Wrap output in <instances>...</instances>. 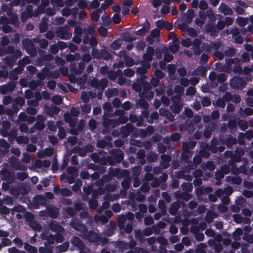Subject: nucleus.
<instances>
[{
  "mask_svg": "<svg viewBox=\"0 0 253 253\" xmlns=\"http://www.w3.org/2000/svg\"><path fill=\"white\" fill-rule=\"evenodd\" d=\"M108 116L112 117V115H110L106 112H104L102 116L103 121L102 123V125L103 127L102 132L103 134L109 133L112 128H114L119 126L117 118L109 119L108 118Z\"/></svg>",
  "mask_w": 253,
  "mask_h": 253,
  "instance_id": "nucleus-1",
  "label": "nucleus"
},
{
  "mask_svg": "<svg viewBox=\"0 0 253 253\" xmlns=\"http://www.w3.org/2000/svg\"><path fill=\"white\" fill-rule=\"evenodd\" d=\"M229 84L232 89L242 90L245 87L247 83L244 78L234 76L230 79Z\"/></svg>",
  "mask_w": 253,
  "mask_h": 253,
  "instance_id": "nucleus-2",
  "label": "nucleus"
},
{
  "mask_svg": "<svg viewBox=\"0 0 253 253\" xmlns=\"http://www.w3.org/2000/svg\"><path fill=\"white\" fill-rule=\"evenodd\" d=\"M22 53L20 49L16 50L14 54L12 56H7L3 59L4 63L9 67H13L15 64L17 60L21 58Z\"/></svg>",
  "mask_w": 253,
  "mask_h": 253,
  "instance_id": "nucleus-3",
  "label": "nucleus"
},
{
  "mask_svg": "<svg viewBox=\"0 0 253 253\" xmlns=\"http://www.w3.org/2000/svg\"><path fill=\"white\" fill-rule=\"evenodd\" d=\"M108 156L112 158V161L113 163L112 164V166L120 163L124 158L123 151L119 149H112L110 152V155Z\"/></svg>",
  "mask_w": 253,
  "mask_h": 253,
  "instance_id": "nucleus-4",
  "label": "nucleus"
},
{
  "mask_svg": "<svg viewBox=\"0 0 253 253\" xmlns=\"http://www.w3.org/2000/svg\"><path fill=\"white\" fill-rule=\"evenodd\" d=\"M55 33L58 37L62 39L68 40L72 36V33L70 32V28L68 26L58 27Z\"/></svg>",
  "mask_w": 253,
  "mask_h": 253,
  "instance_id": "nucleus-5",
  "label": "nucleus"
},
{
  "mask_svg": "<svg viewBox=\"0 0 253 253\" xmlns=\"http://www.w3.org/2000/svg\"><path fill=\"white\" fill-rule=\"evenodd\" d=\"M70 225L75 230L82 233H85L87 231L86 226L81 223L80 220L77 218H72Z\"/></svg>",
  "mask_w": 253,
  "mask_h": 253,
  "instance_id": "nucleus-6",
  "label": "nucleus"
},
{
  "mask_svg": "<svg viewBox=\"0 0 253 253\" xmlns=\"http://www.w3.org/2000/svg\"><path fill=\"white\" fill-rule=\"evenodd\" d=\"M47 200L46 198L42 195H36L34 196L32 202V205L35 209H38L40 206H45Z\"/></svg>",
  "mask_w": 253,
  "mask_h": 253,
  "instance_id": "nucleus-7",
  "label": "nucleus"
},
{
  "mask_svg": "<svg viewBox=\"0 0 253 253\" xmlns=\"http://www.w3.org/2000/svg\"><path fill=\"white\" fill-rule=\"evenodd\" d=\"M22 44L28 54L33 55L36 53L34 44L31 40L29 39L23 40L22 41Z\"/></svg>",
  "mask_w": 253,
  "mask_h": 253,
  "instance_id": "nucleus-8",
  "label": "nucleus"
},
{
  "mask_svg": "<svg viewBox=\"0 0 253 253\" xmlns=\"http://www.w3.org/2000/svg\"><path fill=\"white\" fill-rule=\"evenodd\" d=\"M72 245L77 248L79 250H83L84 249V242L78 237L73 236L71 240Z\"/></svg>",
  "mask_w": 253,
  "mask_h": 253,
  "instance_id": "nucleus-9",
  "label": "nucleus"
},
{
  "mask_svg": "<svg viewBox=\"0 0 253 253\" xmlns=\"http://www.w3.org/2000/svg\"><path fill=\"white\" fill-rule=\"evenodd\" d=\"M157 27L160 30L165 28L169 31L171 30L173 28V25L172 23L164 21L163 20H159L156 22Z\"/></svg>",
  "mask_w": 253,
  "mask_h": 253,
  "instance_id": "nucleus-10",
  "label": "nucleus"
},
{
  "mask_svg": "<svg viewBox=\"0 0 253 253\" xmlns=\"http://www.w3.org/2000/svg\"><path fill=\"white\" fill-rule=\"evenodd\" d=\"M155 54V50L153 46H148L146 49V52L144 53L142 58L144 60L151 62Z\"/></svg>",
  "mask_w": 253,
  "mask_h": 253,
  "instance_id": "nucleus-11",
  "label": "nucleus"
},
{
  "mask_svg": "<svg viewBox=\"0 0 253 253\" xmlns=\"http://www.w3.org/2000/svg\"><path fill=\"white\" fill-rule=\"evenodd\" d=\"M128 171L126 169H124L123 171L119 168L113 169L112 167L109 168V173L112 177H116L120 178L123 176V174L127 173Z\"/></svg>",
  "mask_w": 253,
  "mask_h": 253,
  "instance_id": "nucleus-12",
  "label": "nucleus"
},
{
  "mask_svg": "<svg viewBox=\"0 0 253 253\" xmlns=\"http://www.w3.org/2000/svg\"><path fill=\"white\" fill-rule=\"evenodd\" d=\"M219 11L223 13L224 15H232L234 14V11L226 4L221 2L218 7Z\"/></svg>",
  "mask_w": 253,
  "mask_h": 253,
  "instance_id": "nucleus-13",
  "label": "nucleus"
},
{
  "mask_svg": "<svg viewBox=\"0 0 253 253\" xmlns=\"http://www.w3.org/2000/svg\"><path fill=\"white\" fill-rule=\"evenodd\" d=\"M50 229L55 232H63L64 228L55 221H52L49 224Z\"/></svg>",
  "mask_w": 253,
  "mask_h": 253,
  "instance_id": "nucleus-14",
  "label": "nucleus"
},
{
  "mask_svg": "<svg viewBox=\"0 0 253 253\" xmlns=\"http://www.w3.org/2000/svg\"><path fill=\"white\" fill-rule=\"evenodd\" d=\"M60 111V108L56 106L48 107L46 109V112L47 115L51 117H53L54 115L58 114Z\"/></svg>",
  "mask_w": 253,
  "mask_h": 253,
  "instance_id": "nucleus-15",
  "label": "nucleus"
},
{
  "mask_svg": "<svg viewBox=\"0 0 253 253\" xmlns=\"http://www.w3.org/2000/svg\"><path fill=\"white\" fill-rule=\"evenodd\" d=\"M47 215L52 218H56L57 217L58 211L55 207L52 206L47 209Z\"/></svg>",
  "mask_w": 253,
  "mask_h": 253,
  "instance_id": "nucleus-16",
  "label": "nucleus"
},
{
  "mask_svg": "<svg viewBox=\"0 0 253 253\" xmlns=\"http://www.w3.org/2000/svg\"><path fill=\"white\" fill-rule=\"evenodd\" d=\"M122 74V72L120 69H118L116 72L113 70H110L108 73V77L111 80L114 81Z\"/></svg>",
  "mask_w": 253,
  "mask_h": 253,
  "instance_id": "nucleus-17",
  "label": "nucleus"
},
{
  "mask_svg": "<svg viewBox=\"0 0 253 253\" xmlns=\"http://www.w3.org/2000/svg\"><path fill=\"white\" fill-rule=\"evenodd\" d=\"M180 207V205L179 203L173 202L171 204L170 207L169 209V212L171 215H174L176 213Z\"/></svg>",
  "mask_w": 253,
  "mask_h": 253,
  "instance_id": "nucleus-18",
  "label": "nucleus"
},
{
  "mask_svg": "<svg viewBox=\"0 0 253 253\" xmlns=\"http://www.w3.org/2000/svg\"><path fill=\"white\" fill-rule=\"evenodd\" d=\"M16 50L12 45H8L4 49H0V55H4L6 54L14 55Z\"/></svg>",
  "mask_w": 253,
  "mask_h": 253,
  "instance_id": "nucleus-19",
  "label": "nucleus"
},
{
  "mask_svg": "<svg viewBox=\"0 0 253 253\" xmlns=\"http://www.w3.org/2000/svg\"><path fill=\"white\" fill-rule=\"evenodd\" d=\"M137 158L139 160V163L141 165L146 164L145 152L143 149H139L137 152Z\"/></svg>",
  "mask_w": 253,
  "mask_h": 253,
  "instance_id": "nucleus-20",
  "label": "nucleus"
},
{
  "mask_svg": "<svg viewBox=\"0 0 253 253\" xmlns=\"http://www.w3.org/2000/svg\"><path fill=\"white\" fill-rule=\"evenodd\" d=\"M3 178L7 181L9 183L13 182L15 175L14 174L9 171H5L3 174Z\"/></svg>",
  "mask_w": 253,
  "mask_h": 253,
  "instance_id": "nucleus-21",
  "label": "nucleus"
},
{
  "mask_svg": "<svg viewBox=\"0 0 253 253\" xmlns=\"http://www.w3.org/2000/svg\"><path fill=\"white\" fill-rule=\"evenodd\" d=\"M218 140L217 139L213 137L211 141V144L209 146V150L212 153L217 152Z\"/></svg>",
  "mask_w": 253,
  "mask_h": 253,
  "instance_id": "nucleus-22",
  "label": "nucleus"
},
{
  "mask_svg": "<svg viewBox=\"0 0 253 253\" xmlns=\"http://www.w3.org/2000/svg\"><path fill=\"white\" fill-rule=\"evenodd\" d=\"M175 196L177 198H180L184 201H188L192 198V195L188 192L176 193Z\"/></svg>",
  "mask_w": 253,
  "mask_h": 253,
  "instance_id": "nucleus-23",
  "label": "nucleus"
},
{
  "mask_svg": "<svg viewBox=\"0 0 253 253\" xmlns=\"http://www.w3.org/2000/svg\"><path fill=\"white\" fill-rule=\"evenodd\" d=\"M126 221V216H125V214H122L119 216L118 219V226L121 230L125 228Z\"/></svg>",
  "mask_w": 253,
  "mask_h": 253,
  "instance_id": "nucleus-24",
  "label": "nucleus"
},
{
  "mask_svg": "<svg viewBox=\"0 0 253 253\" xmlns=\"http://www.w3.org/2000/svg\"><path fill=\"white\" fill-rule=\"evenodd\" d=\"M88 239L90 242L97 244L99 239V235L94 231L90 232L88 235Z\"/></svg>",
  "mask_w": 253,
  "mask_h": 253,
  "instance_id": "nucleus-25",
  "label": "nucleus"
},
{
  "mask_svg": "<svg viewBox=\"0 0 253 253\" xmlns=\"http://www.w3.org/2000/svg\"><path fill=\"white\" fill-rule=\"evenodd\" d=\"M141 79H137V82L133 83L132 87L136 92L141 93L142 91V81Z\"/></svg>",
  "mask_w": 253,
  "mask_h": 253,
  "instance_id": "nucleus-26",
  "label": "nucleus"
},
{
  "mask_svg": "<svg viewBox=\"0 0 253 253\" xmlns=\"http://www.w3.org/2000/svg\"><path fill=\"white\" fill-rule=\"evenodd\" d=\"M161 157L162 159L161 163H163V164H162V166L164 168H167L169 166L168 163L171 161V157L169 155L163 154L161 155Z\"/></svg>",
  "mask_w": 253,
  "mask_h": 253,
  "instance_id": "nucleus-27",
  "label": "nucleus"
},
{
  "mask_svg": "<svg viewBox=\"0 0 253 253\" xmlns=\"http://www.w3.org/2000/svg\"><path fill=\"white\" fill-rule=\"evenodd\" d=\"M142 81V88H143V91L139 94H144L146 92L150 90L151 89V85L148 82L143 80H140Z\"/></svg>",
  "mask_w": 253,
  "mask_h": 253,
  "instance_id": "nucleus-28",
  "label": "nucleus"
},
{
  "mask_svg": "<svg viewBox=\"0 0 253 253\" xmlns=\"http://www.w3.org/2000/svg\"><path fill=\"white\" fill-rule=\"evenodd\" d=\"M224 143L228 147L231 148L233 145L237 143V140L236 138L230 136L226 139Z\"/></svg>",
  "mask_w": 253,
  "mask_h": 253,
  "instance_id": "nucleus-29",
  "label": "nucleus"
},
{
  "mask_svg": "<svg viewBox=\"0 0 253 253\" xmlns=\"http://www.w3.org/2000/svg\"><path fill=\"white\" fill-rule=\"evenodd\" d=\"M73 151L74 153H78L80 156H84L87 153V149L83 147L76 146L73 148Z\"/></svg>",
  "mask_w": 253,
  "mask_h": 253,
  "instance_id": "nucleus-30",
  "label": "nucleus"
},
{
  "mask_svg": "<svg viewBox=\"0 0 253 253\" xmlns=\"http://www.w3.org/2000/svg\"><path fill=\"white\" fill-rule=\"evenodd\" d=\"M132 126L130 125L126 124L121 128V133L126 136H127L132 131Z\"/></svg>",
  "mask_w": 253,
  "mask_h": 253,
  "instance_id": "nucleus-31",
  "label": "nucleus"
},
{
  "mask_svg": "<svg viewBox=\"0 0 253 253\" xmlns=\"http://www.w3.org/2000/svg\"><path fill=\"white\" fill-rule=\"evenodd\" d=\"M99 163L103 166L106 165L107 164L112 166V164L113 163L112 161V158L109 157L108 155L105 157L101 158Z\"/></svg>",
  "mask_w": 253,
  "mask_h": 253,
  "instance_id": "nucleus-32",
  "label": "nucleus"
},
{
  "mask_svg": "<svg viewBox=\"0 0 253 253\" xmlns=\"http://www.w3.org/2000/svg\"><path fill=\"white\" fill-rule=\"evenodd\" d=\"M122 38L123 41L126 42H131L135 40V38L131 37L128 32H125L122 34Z\"/></svg>",
  "mask_w": 253,
  "mask_h": 253,
  "instance_id": "nucleus-33",
  "label": "nucleus"
},
{
  "mask_svg": "<svg viewBox=\"0 0 253 253\" xmlns=\"http://www.w3.org/2000/svg\"><path fill=\"white\" fill-rule=\"evenodd\" d=\"M71 154V153H69V155H66L64 156L63 160L62 163L61 165L60 166V170H64L65 169L66 167H67L69 161V156Z\"/></svg>",
  "mask_w": 253,
  "mask_h": 253,
  "instance_id": "nucleus-34",
  "label": "nucleus"
},
{
  "mask_svg": "<svg viewBox=\"0 0 253 253\" xmlns=\"http://www.w3.org/2000/svg\"><path fill=\"white\" fill-rule=\"evenodd\" d=\"M235 162L231 159L228 161V164L229 166H231V171L234 174H238L239 173V169L235 165Z\"/></svg>",
  "mask_w": 253,
  "mask_h": 253,
  "instance_id": "nucleus-35",
  "label": "nucleus"
},
{
  "mask_svg": "<svg viewBox=\"0 0 253 253\" xmlns=\"http://www.w3.org/2000/svg\"><path fill=\"white\" fill-rule=\"evenodd\" d=\"M141 98H145L148 101L151 100L154 96V92L152 90H149L146 92L144 94H139Z\"/></svg>",
  "mask_w": 253,
  "mask_h": 253,
  "instance_id": "nucleus-36",
  "label": "nucleus"
},
{
  "mask_svg": "<svg viewBox=\"0 0 253 253\" xmlns=\"http://www.w3.org/2000/svg\"><path fill=\"white\" fill-rule=\"evenodd\" d=\"M181 189L185 192H190L192 191V184L189 182H184L181 185Z\"/></svg>",
  "mask_w": 253,
  "mask_h": 253,
  "instance_id": "nucleus-37",
  "label": "nucleus"
},
{
  "mask_svg": "<svg viewBox=\"0 0 253 253\" xmlns=\"http://www.w3.org/2000/svg\"><path fill=\"white\" fill-rule=\"evenodd\" d=\"M29 225L33 229V230L36 232H39L42 229L41 225L34 220L29 223Z\"/></svg>",
  "mask_w": 253,
  "mask_h": 253,
  "instance_id": "nucleus-38",
  "label": "nucleus"
},
{
  "mask_svg": "<svg viewBox=\"0 0 253 253\" xmlns=\"http://www.w3.org/2000/svg\"><path fill=\"white\" fill-rule=\"evenodd\" d=\"M24 248L29 253H37V249L36 247L32 246L27 243H25L24 245Z\"/></svg>",
  "mask_w": 253,
  "mask_h": 253,
  "instance_id": "nucleus-39",
  "label": "nucleus"
},
{
  "mask_svg": "<svg viewBox=\"0 0 253 253\" xmlns=\"http://www.w3.org/2000/svg\"><path fill=\"white\" fill-rule=\"evenodd\" d=\"M69 68L70 72L71 73V74H75L76 75H81V72L78 71V68H77V64L76 63H71Z\"/></svg>",
  "mask_w": 253,
  "mask_h": 253,
  "instance_id": "nucleus-40",
  "label": "nucleus"
},
{
  "mask_svg": "<svg viewBox=\"0 0 253 253\" xmlns=\"http://www.w3.org/2000/svg\"><path fill=\"white\" fill-rule=\"evenodd\" d=\"M38 163H40L41 165L40 166L38 165V168H41L42 167H43L44 168H48L50 165V161L49 160H44L42 162L39 160H37L35 162V165L37 166V164Z\"/></svg>",
  "mask_w": 253,
  "mask_h": 253,
  "instance_id": "nucleus-41",
  "label": "nucleus"
},
{
  "mask_svg": "<svg viewBox=\"0 0 253 253\" xmlns=\"http://www.w3.org/2000/svg\"><path fill=\"white\" fill-rule=\"evenodd\" d=\"M170 107L173 113L175 114H177L180 112L182 106L181 104L174 103L172 104Z\"/></svg>",
  "mask_w": 253,
  "mask_h": 253,
  "instance_id": "nucleus-42",
  "label": "nucleus"
},
{
  "mask_svg": "<svg viewBox=\"0 0 253 253\" xmlns=\"http://www.w3.org/2000/svg\"><path fill=\"white\" fill-rule=\"evenodd\" d=\"M194 16V10L192 9H188L186 15V21L188 23H191L192 21Z\"/></svg>",
  "mask_w": 253,
  "mask_h": 253,
  "instance_id": "nucleus-43",
  "label": "nucleus"
},
{
  "mask_svg": "<svg viewBox=\"0 0 253 253\" xmlns=\"http://www.w3.org/2000/svg\"><path fill=\"white\" fill-rule=\"evenodd\" d=\"M158 159L157 154L156 153L151 152L147 156V160L149 162L152 163L157 161Z\"/></svg>",
  "mask_w": 253,
  "mask_h": 253,
  "instance_id": "nucleus-44",
  "label": "nucleus"
},
{
  "mask_svg": "<svg viewBox=\"0 0 253 253\" xmlns=\"http://www.w3.org/2000/svg\"><path fill=\"white\" fill-rule=\"evenodd\" d=\"M101 51H100L97 48L93 47L91 50V56L94 59H100L101 56Z\"/></svg>",
  "mask_w": 253,
  "mask_h": 253,
  "instance_id": "nucleus-45",
  "label": "nucleus"
},
{
  "mask_svg": "<svg viewBox=\"0 0 253 253\" xmlns=\"http://www.w3.org/2000/svg\"><path fill=\"white\" fill-rule=\"evenodd\" d=\"M100 59L109 60L112 58V55L106 50H101Z\"/></svg>",
  "mask_w": 253,
  "mask_h": 253,
  "instance_id": "nucleus-46",
  "label": "nucleus"
},
{
  "mask_svg": "<svg viewBox=\"0 0 253 253\" xmlns=\"http://www.w3.org/2000/svg\"><path fill=\"white\" fill-rule=\"evenodd\" d=\"M147 70L142 66L138 67L136 69L137 74L141 76V79H144L146 77L145 74L147 73Z\"/></svg>",
  "mask_w": 253,
  "mask_h": 253,
  "instance_id": "nucleus-47",
  "label": "nucleus"
},
{
  "mask_svg": "<svg viewBox=\"0 0 253 253\" xmlns=\"http://www.w3.org/2000/svg\"><path fill=\"white\" fill-rule=\"evenodd\" d=\"M122 42L121 39L114 40L111 44V47L114 50L119 49L122 45Z\"/></svg>",
  "mask_w": 253,
  "mask_h": 253,
  "instance_id": "nucleus-48",
  "label": "nucleus"
},
{
  "mask_svg": "<svg viewBox=\"0 0 253 253\" xmlns=\"http://www.w3.org/2000/svg\"><path fill=\"white\" fill-rule=\"evenodd\" d=\"M24 217L25 220L29 223L33 221L35 219L34 214L29 211H26L24 213Z\"/></svg>",
  "mask_w": 253,
  "mask_h": 253,
  "instance_id": "nucleus-49",
  "label": "nucleus"
},
{
  "mask_svg": "<svg viewBox=\"0 0 253 253\" xmlns=\"http://www.w3.org/2000/svg\"><path fill=\"white\" fill-rule=\"evenodd\" d=\"M9 19V24H11L14 26H18L19 24L18 18L16 15L14 14L10 17Z\"/></svg>",
  "mask_w": 253,
  "mask_h": 253,
  "instance_id": "nucleus-50",
  "label": "nucleus"
},
{
  "mask_svg": "<svg viewBox=\"0 0 253 253\" xmlns=\"http://www.w3.org/2000/svg\"><path fill=\"white\" fill-rule=\"evenodd\" d=\"M144 236L143 232L140 231L136 232L135 234V238L141 243H143L146 240Z\"/></svg>",
  "mask_w": 253,
  "mask_h": 253,
  "instance_id": "nucleus-51",
  "label": "nucleus"
},
{
  "mask_svg": "<svg viewBox=\"0 0 253 253\" xmlns=\"http://www.w3.org/2000/svg\"><path fill=\"white\" fill-rule=\"evenodd\" d=\"M16 141L19 144H27L29 142V139L27 136H19L16 137Z\"/></svg>",
  "mask_w": 253,
  "mask_h": 253,
  "instance_id": "nucleus-52",
  "label": "nucleus"
},
{
  "mask_svg": "<svg viewBox=\"0 0 253 253\" xmlns=\"http://www.w3.org/2000/svg\"><path fill=\"white\" fill-rule=\"evenodd\" d=\"M213 105L218 107L223 108L225 107L226 103L222 97H219L215 101V103H213Z\"/></svg>",
  "mask_w": 253,
  "mask_h": 253,
  "instance_id": "nucleus-53",
  "label": "nucleus"
},
{
  "mask_svg": "<svg viewBox=\"0 0 253 253\" xmlns=\"http://www.w3.org/2000/svg\"><path fill=\"white\" fill-rule=\"evenodd\" d=\"M236 53L235 49L234 47H230L224 51V55L228 57H232L234 56Z\"/></svg>",
  "mask_w": 253,
  "mask_h": 253,
  "instance_id": "nucleus-54",
  "label": "nucleus"
},
{
  "mask_svg": "<svg viewBox=\"0 0 253 253\" xmlns=\"http://www.w3.org/2000/svg\"><path fill=\"white\" fill-rule=\"evenodd\" d=\"M102 20V24L105 26H108L111 23V19L109 15H104L101 18Z\"/></svg>",
  "mask_w": 253,
  "mask_h": 253,
  "instance_id": "nucleus-55",
  "label": "nucleus"
},
{
  "mask_svg": "<svg viewBox=\"0 0 253 253\" xmlns=\"http://www.w3.org/2000/svg\"><path fill=\"white\" fill-rule=\"evenodd\" d=\"M88 205L90 209L95 210L98 207V202L96 199H91L88 201Z\"/></svg>",
  "mask_w": 253,
  "mask_h": 253,
  "instance_id": "nucleus-56",
  "label": "nucleus"
},
{
  "mask_svg": "<svg viewBox=\"0 0 253 253\" xmlns=\"http://www.w3.org/2000/svg\"><path fill=\"white\" fill-rule=\"evenodd\" d=\"M80 58L79 54L76 53L75 55L69 54L66 56V60L68 62H73L78 58Z\"/></svg>",
  "mask_w": 253,
  "mask_h": 253,
  "instance_id": "nucleus-57",
  "label": "nucleus"
},
{
  "mask_svg": "<svg viewBox=\"0 0 253 253\" xmlns=\"http://www.w3.org/2000/svg\"><path fill=\"white\" fill-rule=\"evenodd\" d=\"M143 132H145V134H143L144 137L147 136L148 135H150L152 134L154 132V129L153 126H148L145 130H143Z\"/></svg>",
  "mask_w": 253,
  "mask_h": 253,
  "instance_id": "nucleus-58",
  "label": "nucleus"
},
{
  "mask_svg": "<svg viewBox=\"0 0 253 253\" xmlns=\"http://www.w3.org/2000/svg\"><path fill=\"white\" fill-rule=\"evenodd\" d=\"M206 247V245L204 243L198 245L196 249V253H207L205 250Z\"/></svg>",
  "mask_w": 253,
  "mask_h": 253,
  "instance_id": "nucleus-59",
  "label": "nucleus"
},
{
  "mask_svg": "<svg viewBox=\"0 0 253 253\" xmlns=\"http://www.w3.org/2000/svg\"><path fill=\"white\" fill-rule=\"evenodd\" d=\"M178 44L179 41L173 42V44L170 47V49L172 52L175 53L179 50V46Z\"/></svg>",
  "mask_w": 253,
  "mask_h": 253,
  "instance_id": "nucleus-60",
  "label": "nucleus"
},
{
  "mask_svg": "<svg viewBox=\"0 0 253 253\" xmlns=\"http://www.w3.org/2000/svg\"><path fill=\"white\" fill-rule=\"evenodd\" d=\"M69 247V244L67 242H65L63 243L62 245L58 246V250L60 252H66Z\"/></svg>",
  "mask_w": 253,
  "mask_h": 253,
  "instance_id": "nucleus-61",
  "label": "nucleus"
},
{
  "mask_svg": "<svg viewBox=\"0 0 253 253\" xmlns=\"http://www.w3.org/2000/svg\"><path fill=\"white\" fill-rule=\"evenodd\" d=\"M167 70L169 76L174 75L176 71V66L174 64H169L167 67Z\"/></svg>",
  "mask_w": 253,
  "mask_h": 253,
  "instance_id": "nucleus-62",
  "label": "nucleus"
},
{
  "mask_svg": "<svg viewBox=\"0 0 253 253\" xmlns=\"http://www.w3.org/2000/svg\"><path fill=\"white\" fill-rule=\"evenodd\" d=\"M53 59V56L50 54H44L41 55V59L42 61H51Z\"/></svg>",
  "mask_w": 253,
  "mask_h": 253,
  "instance_id": "nucleus-63",
  "label": "nucleus"
},
{
  "mask_svg": "<svg viewBox=\"0 0 253 253\" xmlns=\"http://www.w3.org/2000/svg\"><path fill=\"white\" fill-rule=\"evenodd\" d=\"M121 185L124 189L127 190L130 186V180L129 179H125L121 182Z\"/></svg>",
  "mask_w": 253,
  "mask_h": 253,
  "instance_id": "nucleus-64",
  "label": "nucleus"
}]
</instances>
